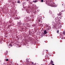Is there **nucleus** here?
Here are the masks:
<instances>
[{
  "label": "nucleus",
  "mask_w": 65,
  "mask_h": 65,
  "mask_svg": "<svg viewBox=\"0 0 65 65\" xmlns=\"http://www.w3.org/2000/svg\"><path fill=\"white\" fill-rule=\"evenodd\" d=\"M49 4L50 6H51L52 7H54L55 6V4L54 2L52 3L51 4Z\"/></svg>",
  "instance_id": "nucleus-1"
},
{
  "label": "nucleus",
  "mask_w": 65,
  "mask_h": 65,
  "mask_svg": "<svg viewBox=\"0 0 65 65\" xmlns=\"http://www.w3.org/2000/svg\"><path fill=\"white\" fill-rule=\"evenodd\" d=\"M57 15L58 16H60L61 18V17H63L62 13L61 12H60L59 14H57Z\"/></svg>",
  "instance_id": "nucleus-2"
},
{
  "label": "nucleus",
  "mask_w": 65,
  "mask_h": 65,
  "mask_svg": "<svg viewBox=\"0 0 65 65\" xmlns=\"http://www.w3.org/2000/svg\"><path fill=\"white\" fill-rule=\"evenodd\" d=\"M22 24V23H21V21H20L19 22L17 23V25L18 26H20V25H21Z\"/></svg>",
  "instance_id": "nucleus-3"
},
{
  "label": "nucleus",
  "mask_w": 65,
  "mask_h": 65,
  "mask_svg": "<svg viewBox=\"0 0 65 65\" xmlns=\"http://www.w3.org/2000/svg\"><path fill=\"white\" fill-rule=\"evenodd\" d=\"M65 32H63V33H62V34H61V36L62 37L63 36L65 35Z\"/></svg>",
  "instance_id": "nucleus-4"
},
{
  "label": "nucleus",
  "mask_w": 65,
  "mask_h": 65,
  "mask_svg": "<svg viewBox=\"0 0 65 65\" xmlns=\"http://www.w3.org/2000/svg\"><path fill=\"white\" fill-rule=\"evenodd\" d=\"M47 32H46V30H44V33H43L44 34H46Z\"/></svg>",
  "instance_id": "nucleus-5"
},
{
  "label": "nucleus",
  "mask_w": 65,
  "mask_h": 65,
  "mask_svg": "<svg viewBox=\"0 0 65 65\" xmlns=\"http://www.w3.org/2000/svg\"><path fill=\"white\" fill-rule=\"evenodd\" d=\"M48 12L50 14H52V12L51 11V10H49L48 11Z\"/></svg>",
  "instance_id": "nucleus-6"
},
{
  "label": "nucleus",
  "mask_w": 65,
  "mask_h": 65,
  "mask_svg": "<svg viewBox=\"0 0 65 65\" xmlns=\"http://www.w3.org/2000/svg\"><path fill=\"white\" fill-rule=\"evenodd\" d=\"M53 62L52 61V60H51V62H50L51 64H53Z\"/></svg>",
  "instance_id": "nucleus-7"
},
{
  "label": "nucleus",
  "mask_w": 65,
  "mask_h": 65,
  "mask_svg": "<svg viewBox=\"0 0 65 65\" xmlns=\"http://www.w3.org/2000/svg\"><path fill=\"white\" fill-rule=\"evenodd\" d=\"M33 2L34 3H36V2H37V0H34Z\"/></svg>",
  "instance_id": "nucleus-8"
},
{
  "label": "nucleus",
  "mask_w": 65,
  "mask_h": 65,
  "mask_svg": "<svg viewBox=\"0 0 65 65\" xmlns=\"http://www.w3.org/2000/svg\"><path fill=\"white\" fill-rule=\"evenodd\" d=\"M27 13H30V11H29V10H27Z\"/></svg>",
  "instance_id": "nucleus-9"
},
{
  "label": "nucleus",
  "mask_w": 65,
  "mask_h": 65,
  "mask_svg": "<svg viewBox=\"0 0 65 65\" xmlns=\"http://www.w3.org/2000/svg\"><path fill=\"white\" fill-rule=\"evenodd\" d=\"M59 30H57V33H59Z\"/></svg>",
  "instance_id": "nucleus-10"
},
{
  "label": "nucleus",
  "mask_w": 65,
  "mask_h": 65,
  "mask_svg": "<svg viewBox=\"0 0 65 65\" xmlns=\"http://www.w3.org/2000/svg\"><path fill=\"white\" fill-rule=\"evenodd\" d=\"M41 2H43V0H41Z\"/></svg>",
  "instance_id": "nucleus-11"
},
{
  "label": "nucleus",
  "mask_w": 65,
  "mask_h": 65,
  "mask_svg": "<svg viewBox=\"0 0 65 65\" xmlns=\"http://www.w3.org/2000/svg\"><path fill=\"white\" fill-rule=\"evenodd\" d=\"M8 61V59H6V61Z\"/></svg>",
  "instance_id": "nucleus-12"
},
{
  "label": "nucleus",
  "mask_w": 65,
  "mask_h": 65,
  "mask_svg": "<svg viewBox=\"0 0 65 65\" xmlns=\"http://www.w3.org/2000/svg\"><path fill=\"white\" fill-rule=\"evenodd\" d=\"M18 3H20V1H18L17 2Z\"/></svg>",
  "instance_id": "nucleus-13"
},
{
  "label": "nucleus",
  "mask_w": 65,
  "mask_h": 65,
  "mask_svg": "<svg viewBox=\"0 0 65 65\" xmlns=\"http://www.w3.org/2000/svg\"><path fill=\"white\" fill-rule=\"evenodd\" d=\"M23 25H25V24H24H24L23 23Z\"/></svg>",
  "instance_id": "nucleus-14"
},
{
  "label": "nucleus",
  "mask_w": 65,
  "mask_h": 65,
  "mask_svg": "<svg viewBox=\"0 0 65 65\" xmlns=\"http://www.w3.org/2000/svg\"><path fill=\"white\" fill-rule=\"evenodd\" d=\"M52 65H55V64H52Z\"/></svg>",
  "instance_id": "nucleus-15"
},
{
  "label": "nucleus",
  "mask_w": 65,
  "mask_h": 65,
  "mask_svg": "<svg viewBox=\"0 0 65 65\" xmlns=\"http://www.w3.org/2000/svg\"><path fill=\"white\" fill-rule=\"evenodd\" d=\"M55 22H57V20H56L55 21Z\"/></svg>",
  "instance_id": "nucleus-16"
},
{
  "label": "nucleus",
  "mask_w": 65,
  "mask_h": 65,
  "mask_svg": "<svg viewBox=\"0 0 65 65\" xmlns=\"http://www.w3.org/2000/svg\"><path fill=\"white\" fill-rule=\"evenodd\" d=\"M46 52H48V50H46Z\"/></svg>",
  "instance_id": "nucleus-17"
},
{
  "label": "nucleus",
  "mask_w": 65,
  "mask_h": 65,
  "mask_svg": "<svg viewBox=\"0 0 65 65\" xmlns=\"http://www.w3.org/2000/svg\"><path fill=\"white\" fill-rule=\"evenodd\" d=\"M29 0H27V1H29Z\"/></svg>",
  "instance_id": "nucleus-18"
},
{
  "label": "nucleus",
  "mask_w": 65,
  "mask_h": 65,
  "mask_svg": "<svg viewBox=\"0 0 65 65\" xmlns=\"http://www.w3.org/2000/svg\"><path fill=\"white\" fill-rule=\"evenodd\" d=\"M47 2H46V4H47Z\"/></svg>",
  "instance_id": "nucleus-19"
},
{
  "label": "nucleus",
  "mask_w": 65,
  "mask_h": 65,
  "mask_svg": "<svg viewBox=\"0 0 65 65\" xmlns=\"http://www.w3.org/2000/svg\"><path fill=\"white\" fill-rule=\"evenodd\" d=\"M34 63V62H32V64H33Z\"/></svg>",
  "instance_id": "nucleus-20"
},
{
  "label": "nucleus",
  "mask_w": 65,
  "mask_h": 65,
  "mask_svg": "<svg viewBox=\"0 0 65 65\" xmlns=\"http://www.w3.org/2000/svg\"><path fill=\"white\" fill-rule=\"evenodd\" d=\"M62 5H63V4H62Z\"/></svg>",
  "instance_id": "nucleus-21"
},
{
  "label": "nucleus",
  "mask_w": 65,
  "mask_h": 65,
  "mask_svg": "<svg viewBox=\"0 0 65 65\" xmlns=\"http://www.w3.org/2000/svg\"><path fill=\"white\" fill-rule=\"evenodd\" d=\"M51 56V55H50V56Z\"/></svg>",
  "instance_id": "nucleus-22"
},
{
  "label": "nucleus",
  "mask_w": 65,
  "mask_h": 65,
  "mask_svg": "<svg viewBox=\"0 0 65 65\" xmlns=\"http://www.w3.org/2000/svg\"><path fill=\"white\" fill-rule=\"evenodd\" d=\"M26 29H27V28H26Z\"/></svg>",
  "instance_id": "nucleus-23"
}]
</instances>
